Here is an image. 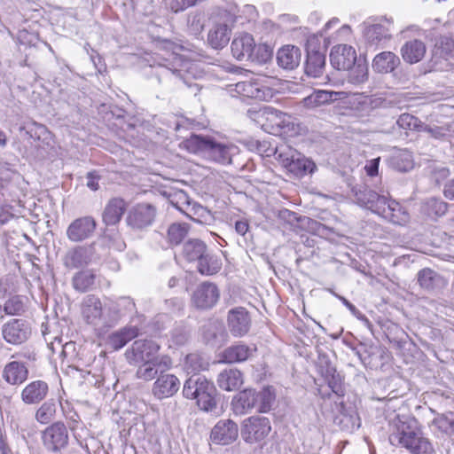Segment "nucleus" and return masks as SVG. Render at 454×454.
Masks as SVG:
<instances>
[{
  "label": "nucleus",
  "mask_w": 454,
  "mask_h": 454,
  "mask_svg": "<svg viewBox=\"0 0 454 454\" xmlns=\"http://www.w3.org/2000/svg\"><path fill=\"white\" fill-rule=\"evenodd\" d=\"M331 293L336 296L339 300H340L342 301V303L349 309V311L353 314V315H356L357 313V309L356 308L355 305H353L351 302H349L345 297L343 296H340L337 294H335L333 291H331Z\"/></svg>",
  "instance_id": "nucleus-63"
},
{
  "label": "nucleus",
  "mask_w": 454,
  "mask_h": 454,
  "mask_svg": "<svg viewBox=\"0 0 454 454\" xmlns=\"http://www.w3.org/2000/svg\"><path fill=\"white\" fill-rule=\"evenodd\" d=\"M190 336L189 329L183 325H176L171 332V341L177 346L184 345Z\"/></svg>",
  "instance_id": "nucleus-54"
},
{
  "label": "nucleus",
  "mask_w": 454,
  "mask_h": 454,
  "mask_svg": "<svg viewBox=\"0 0 454 454\" xmlns=\"http://www.w3.org/2000/svg\"><path fill=\"white\" fill-rule=\"evenodd\" d=\"M220 294L217 286L211 282H203L197 286L192 296V303L197 309H208L215 306Z\"/></svg>",
  "instance_id": "nucleus-14"
},
{
  "label": "nucleus",
  "mask_w": 454,
  "mask_h": 454,
  "mask_svg": "<svg viewBox=\"0 0 454 454\" xmlns=\"http://www.w3.org/2000/svg\"><path fill=\"white\" fill-rule=\"evenodd\" d=\"M301 56V51L298 47L287 45L278 50L277 61L282 68L293 70L299 66Z\"/></svg>",
  "instance_id": "nucleus-30"
},
{
  "label": "nucleus",
  "mask_w": 454,
  "mask_h": 454,
  "mask_svg": "<svg viewBox=\"0 0 454 454\" xmlns=\"http://www.w3.org/2000/svg\"><path fill=\"white\" fill-rule=\"evenodd\" d=\"M249 229V224L247 221L239 220L235 223V231L238 234L244 236Z\"/></svg>",
  "instance_id": "nucleus-61"
},
{
  "label": "nucleus",
  "mask_w": 454,
  "mask_h": 454,
  "mask_svg": "<svg viewBox=\"0 0 454 454\" xmlns=\"http://www.w3.org/2000/svg\"><path fill=\"white\" fill-rule=\"evenodd\" d=\"M231 29L226 24L217 23L209 31L207 41L214 49L223 48L230 41Z\"/></svg>",
  "instance_id": "nucleus-35"
},
{
  "label": "nucleus",
  "mask_w": 454,
  "mask_h": 454,
  "mask_svg": "<svg viewBox=\"0 0 454 454\" xmlns=\"http://www.w3.org/2000/svg\"><path fill=\"white\" fill-rule=\"evenodd\" d=\"M231 53L239 61L265 62L271 57V51L264 45L256 46L253 36L247 33L240 34L233 39Z\"/></svg>",
  "instance_id": "nucleus-4"
},
{
  "label": "nucleus",
  "mask_w": 454,
  "mask_h": 454,
  "mask_svg": "<svg viewBox=\"0 0 454 454\" xmlns=\"http://www.w3.org/2000/svg\"><path fill=\"white\" fill-rule=\"evenodd\" d=\"M180 388V381L176 376L160 373L153 387V394L158 399L173 396Z\"/></svg>",
  "instance_id": "nucleus-21"
},
{
  "label": "nucleus",
  "mask_w": 454,
  "mask_h": 454,
  "mask_svg": "<svg viewBox=\"0 0 454 454\" xmlns=\"http://www.w3.org/2000/svg\"><path fill=\"white\" fill-rule=\"evenodd\" d=\"M325 65V53L312 48L311 43H309L307 48V59L305 63L306 74L312 77H318L323 74Z\"/></svg>",
  "instance_id": "nucleus-26"
},
{
  "label": "nucleus",
  "mask_w": 454,
  "mask_h": 454,
  "mask_svg": "<svg viewBox=\"0 0 454 454\" xmlns=\"http://www.w3.org/2000/svg\"><path fill=\"white\" fill-rule=\"evenodd\" d=\"M255 351L254 346L251 347L243 342H238L223 350V360L228 364L241 363L253 356Z\"/></svg>",
  "instance_id": "nucleus-24"
},
{
  "label": "nucleus",
  "mask_w": 454,
  "mask_h": 454,
  "mask_svg": "<svg viewBox=\"0 0 454 454\" xmlns=\"http://www.w3.org/2000/svg\"><path fill=\"white\" fill-rule=\"evenodd\" d=\"M139 334V328L135 325H128L112 333L107 338V345L114 350H119L129 341Z\"/></svg>",
  "instance_id": "nucleus-28"
},
{
  "label": "nucleus",
  "mask_w": 454,
  "mask_h": 454,
  "mask_svg": "<svg viewBox=\"0 0 454 454\" xmlns=\"http://www.w3.org/2000/svg\"><path fill=\"white\" fill-rule=\"evenodd\" d=\"M338 92L317 90L302 99V104L307 108H317L329 104L337 99Z\"/></svg>",
  "instance_id": "nucleus-34"
},
{
  "label": "nucleus",
  "mask_w": 454,
  "mask_h": 454,
  "mask_svg": "<svg viewBox=\"0 0 454 454\" xmlns=\"http://www.w3.org/2000/svg\"><path fill=\"white\" fill-rule=\"evenodd\" d=\"M187 62H184L181 58L175 56L174 63L171 64V67H167V69L171 73L173 76L176 79L183 81L184 83H187L184 71L187 69Z\"/></svg>",
  "instance_id": "nucleus-55"
},
{
  "label": "nucleus",
  "mask_w": 454,
  "mask_h": 454,
  "mask_svg": "<svg viewBox=\"0 0 454 454\" xmlns=\"http://www.w3.org/2000/svg\"><path fill=\"white\" fill-rule=\"evenodd\" d=\"M184 145L190 153L223 165L231 164L232 158L239 153V147L233 144L221 143L214 137L200 135H192L184 141Z\"/></svg>",
  "instance_id": "nucleus-2"
},
{
  "label": "nucleus",
  "mask_w": 454,
  "mask_h": 454,
  "mask_svg": "<svg viewBox=\"0 0 454 454\" xmlns=\"http://www.w3.org/2000/svg\"><path fill=\"white\" fill-rule=\"evenodd\" d=\"M440 48L445 55L454 57V37L442 36L440 39Z\"/></svg>",
  "instance_id": "nucleus-58"
},
{
  "label": "nucleus",
  "mask_w": 454,
  "mask_h": 454,
  "mask_svg": "<svg viewBox=\"0 0 454 454\" xmlns=\"http://www.w3.org/2000/svg\"><path fill=\"white\" fill-rule=\"evenodd\" d=\"M239 435L238 425L231 419L219 420L213 427L210 439L216 444H230Z\"/></svg>",
  "instance_id": "nucleus-17"
},
{
  "label": "nucleus",
  "mask_w": 454,
  "mask_h": 454,
  "mask_svg": "<svg viewBox=\"0 0 454 454\" xmlns=\"http://www.w3.org/2000/svg\"><path fill=\"white\" fill-rule=\"evenodd\" d=\"M42 440L48 450L59 452L68 444L67 428L63 422H55L43 431Z\"/></svg>",
  "instance_id": "nucleus-9"
},
{
  "label": "nucleus",
  "mask_w": 454,
  "mask_h": 454,
  "mask_svg": "<svg viewBox=\"0 0 454 454\" xmlns=\"http://www.w3.org/2000/svg\"><path fill=\"white\" fill-rule=\"evenodd\" d=\"M251 115H254V120L258 124L263 126V120L274 122L278 126L285 125V118L286 114L270 106H264L258 111L251 112Z\"/></svg>",
  "instance_id": "nucleus-38"
},
{
  "label": "nucleus",
  "mask_w": 454,
  "mask_h": 454,
  "mask_svg": "<svg viewBox=\"0 0 454 454\" xmlns=\"http://www.w3.org/2000/svg\"><path fill=\"white\" fill-rule=\"evenodd\" d=\"M160 346L153 340H137L125 352L129 364L137 365L139 363L153 361L158 358Z\"/></svg>",
  "instance_id": "nucleus-8"
},
{
  "label": "nucleus",
  "mask_w": 454,
  "mask_h": 454,
  "mask_svg": "<svg viewBox=\"0 0 454 454\" xmlns=\"http://www.w3.org/2000/svg\"><path fill=\"white\" fill-rule=\"evenodd\" d=\"M87 186L92 191H97L99 188L98 176H95L92 172L87 175Z\"/></svg>",
  "instance_id": "nucleus-60"
},
{
  "label": "nucleus",
  "mask_w": 454,
  "mask_h": 454,
  "mask_svg": "<svg viewBox=\"0 0 454 454\" xmlns=\"http://www.w3.org/2000/svg\"><path fill=\"white\" fill-rule=\"evenodd\" d=\"M82 316L87 324L92 325H103L111 326L112 318L107 320L104 317L103 307L98 297L90 294L83 298L82 302Z\"/></svg>",
  "instance_id": "nucleus-11"
},
{
  "label": "nucleus",
  "mask_w": 454,
  "mask_h": 454,
  "mask_svg": "<svg viewBox=\"0 0 454 454\" xmlns=\"http://www.w3.org/2000/svg\"><path fill=\"white\" fill-rule=\"evenodd\" d=\"M275 158L285 168L298 177L312 174L317 169V165L312 160L292 148H286L284 150L277 148L275 150Z\"/></svg>",
  "instance_id": "nucleus-5"
},
{
  "label": "nucleus",
  "mask_w": 454,
  "mask_h": 454,
  "mask_svg": "<svg viewBox=\"0 0 454 454\" xmlns=\"http://www.w3.org/2000/svg\"><path fill=\"white\" fill-rule=\"evenodd\" d=\"M364 36L370 43L373 44H380L389 39L390 34L385 26L381 24H373L365 28Z\"/></svg>",
  "instance_id": "nucleus-43"
},
{
  "label": "nucleus",
  "mask_w": 454,
  "mask_h": 454,
  "mask_svg": "<svg viewBox=\"0 0 454 454\" xmlns=\"http://www.w3.org/2000/svg\"><path fill=\"white\" fill-rule=\"evenodd\" d=\"M257 392L253 389H245L239 392L233 399L234 410L239 413H246L254 408Z\"/></svg>",
  "instance_id": "nucleus-36"
},
{
  "label": "nucleus",
  "mask_w": 454,
  "mask_h": 454,
  "mask_svg": "<svg viewBox=\"0 0 454 454\" xmlns=\"http://www.w3.org/2000/svg\"><path fill=\"white\" fill-rule=\"evenodd\" d=\"M90 262V249L86 247H75L69 249L63 257L67 268L77 269L86 266Z\"/></svg>",
  "instance_id": "nucleus-27"
},
{
  "label": "nucleus",
  "mask_w": 454,
  "mask_h": 454,
  "mask_svg": "<svg viewBox=\"0 0 454 454\" xmlns=\"http://www.w3.org/2000/svg\"><path fill=\"white\" fill-rule=\"evenodd\" d=\"M426 53V46L420 40H411L404 43L401 54L404 61L414 64L420 61Z\"/></svg>",
  "instance_id": "nucleus-33"
},
{
  "label": "nucleus",
  "mask_w": 454,
  "mask_h": 454,
  "mask_svg": "<svg viewBox=\"0 0 454 454\" xmlns=\"http://www.w3.org/2000/svg\"><path fill=\"white\" fill-rule=\"evenodd\" d=\"M327 374L329 387L338 396H343L345 390L342 384V378L340 373H338L334 368H329L327 370Z\"/></svg>",
  "instance_id": "nucleus-49"
},
{
  "label": "nucleus",
  "mask_w": 454,
  "mask_h": 454,
  "mask_svg": "<svg viewBox=\"0 0 454 454\" xmlns=\"http://www.w3.org/2000/svg\"><path fill=\"white\" fill-rule=\"evenodd\" d=\"M418 282L422 288L427 290H434L444 285L442 276L429 268L419 271Z\"/></svg>",
  "instance_id": "nucleus-40"
},
{
  "label": "nucleus",
  "mask_w": 454,
  "mask_h": 454,
  "mask_svg": "<svg viewBox=\"0 0 454 454\" xmlns=\"http://www.w3.org/2000/svg\"><path fill=\"white\" fill-rule=\"evenodd\" d=\"M443 193L447 199L454 200V178L445 184Z\"/></svg>",
  "instance_id": "nucleus-62"
},
{
  "label": "nucleus",
  "mask_w": 454,
  "mask_h": 454,
  "mask_svg": "<svg viewBox=\"0 0 454 454\" xmlns=\"http://www.w3.org/2000/svg\"><path fill=\"white\" fill-rule=\"evenodd\" d=\"M56 404L53 401L44 402L35 411V418L40 424H48L55 417Z\"/></svg>",
  "instance_id": "nucleus-45"
},
{
  "label": "nucleus",
  "mask_w": 454,
  "mask_h": 454,
  "mask_svg": "<svg viewBox=\"0 0 454 454\" xmlns=\"http://www.w3.org/2000/svg\"><path fill=\"white\" fill-rule=\"evenodd\" d=\"M156 216V207L148 203L134 206L126 218L127 224L134 230H144L151 226Z\"/></svg>",
  "instance_id": "nucleus-10"
},
{
  "label": "nucleus",
  "mask_w": 454,
  "mask_h": 454,
  "mask_svg": "<svg viewBox=\"0 0 454 454\" xmlns=\"http://www.w3.org/2000/svg\"><path fill=\"white\" fill-rule=\"evenodd\" d=\"M49 394V385L42 380L27 384L20 393L21 401L27 405H35L43 402Z\"/></svg>",
  "instance_id": "nucleus-19"
},
{
  "label": "nucleus",
  "mask_w": 454,
  "mask_h": 454,
  "mask_svg": "<svg viewBox=\"0 0 454 454\" xmlns=\"http://www.w3.org/2000/svg\"><path fill=\"white\" fill-rule=\"evenodd\" d=\"M122 309L128 312H132L135 310L134 301L129 297H121L116 301L114 305L112 306V308L109 309L114 314L112 318L113 324H115L122 316L121 311Z\"/></svg>",
  "instance_id": "nucleus-47"
},
{
  "label": "nucleus",
  "mask_w": 454,
  "mask_h": 454,
  "mask_svg": "<svg viewBox=\"0 0 454 454\" xmlns=\"http://www.w3.org/2000/svg\"><path fill=\"white\" fill-rule=\"evenodd\" d=\"M228 327L235 337L246 335L251 327V317L248 311L243 307H237L228 312Z\"/></svg>",
  "instance_id": "nucleus-15"
},
{
  "label": "nucleus",
  "mask_w": 454,
  "mask_h": 454,
  "mask_svg": "<svg viewBox=\"0 0 454 454\" xmlns=\"http://www.w3.org/2000/svg\"><path fill=\"white\" fill-rule=\"evenodd\" d=\"M183 395L187 399L196 400L201 411L216 413V388L205 376L194 374L186 380Z\"/></svg>",
  "instance_id": "nucleus-3"
},
{
  "label": "nucleus",
  "mask_w": 454,
  "mask_h": 454,
  "mask_svg": "<svg viewBox=\"0 0 454 454\" xmlns=\"http://www.w3.org/2000/svg\"><path fill=\"white\" fill-rule=\"evenodd\" d=\"M447 208V203L436 198H429L422 205V212L429 217L442 216Z\"/></svg>",
  "instance_id": "nucleus-44"
},
{
  "label": "nucleus",
  "mask_w": 454,
  "mask_h": 454,
  "mask_svg": "<svg viewBox=\"0 0 454 454\" xmlns=\"http://www.w3.org/2000/svg\"><path fill=\"white\" fill-rule=\"evenodd\" d=\"M392 163L397 170L402 172H406L412 168L411 155L407 153L394 156Z\"/></svg>",
  "instance_id": "nucleus-56"
},
{
  "label": "nucleus",
  "mask_w": 454,
  "mask_h": 454,
  "mask_svg": "<svg viewBox=\"0 0 454 454\" xmlns=\"http://www.w3.org/2000/svg\"><path fill=\"white\" fill-rule=\"evenodd\" d=\"M432 425L442 434H454V419L449 418L445 414H438L433 419Z\"/></svg>",
  "instance_id": "nucleus-48"
},
{
  "label": "nucleus",
  "mask_w": 454,
  "mask_h": 454,
  "mask_svg": "<svg viewBox=\"0 0 454 454\" xmlns=\"http://www.w3.org/2000/svg\"><path fill=\"white\" fill-rule=\"evenodd\" d=\"M125 211L126 202L124 200L121 198L111 199L104 209L103 222L106 225H115L121 221Z\"/></svg>",
  "instance_id": "nucleus-29"
},
{
  "label": "nucleus",
  "mask_w": 454,
  "mask_h": 454,
  "mask_svg": "<svg viewBox=\"0 0 454 454\" xmlns=\"http://www.w3.org/2000/svg\"><path fill=\"white\" fill-rule=\"evenodd\" d=\"M256 398H261L259 412H267L270 410L275 401V395L270 387H264L262 390L257 392Z\"/></svg>",
  "instance_id": "nucleus-53"
},
{
  "label": "nucleus",
  "mask_w": 454,
  "mask_h": 454,
  "mask_svg": "<svg viewBox=\"0 0 454 454\" xmlns=\"http://www.w3.org/2000/svg\"><path fill=\"white\" fill-rule=\"evenodd\" d=\"M378 215L394 224L403 225L409 221L406 210L395 200L387 199Z\"/></svg>",
  "instance_id": "nucleus-23"
},
{
  "label": "nucleus",
  "mask_w": 454,
  "mask_h": 454,
  "mask_svg": "<svg viewBox=\"0 0 454 454\" xmlns=\"http://www.w3.org/2000/svg\"><path fill=\"white\" fill-rule=\"evenodd\" d=\"M189 227L185 223H172L168 230V241L173 245H178L185 238Z\"/></svg>",
  "instance_id": "nucleus-46"
},
{
  "label": "nucleus",
  "mask_w": 454,
  "mask_h": 454,
  "mask_svg": "<svg viewBox=\"0 0 454 454\" xmlns=\"http://www.w3.org/2000/svg\"><path fill=\"white\" fill-rule=\"evenodd\" d=\"M31 327L27 321L15 318L5 323L2 327L4 340L12 345H20L28 340L31 335Z\"/></svg>",
  "instance_id": "nucleus-12"
},
{
  "label": "nucleus",
  "mask_w": 454,
  "mask_h": 454,
  "mask_svg": "<svg viewBox=\"0 0 454 454\" xmlns=\"http://www.w3.org/2000/svg\"><path fill=\"white\" fill-rule=\"evenodd\" d=\"M333 422L340 430L348 433H353L360 427V418L356 411L352 407L347 409L341 406Z\"/></svg>",
  "instance_id": "nucleus-25"
},
{
  "label": "nucleus",
  "mask_w": 454,
  "mask_h": 454,
  "mask_svg": "<svg viewBox=\"0 0 454 454\" xmlns=\"http://www.w3.org/2000/svg\"><path fill=\"white\" fill-rule=\"evenodd\" d=\"M136 372V377L145 381L153 380L158 372L163 373L168 371L172 365V358L168 355H161L156 360L139 363Z\"/></svg>",
  "instance_id": "nucleus-13"
},
{
  "label": "nucleus",
  "mask_w": 454,
  "mask_h": 454,
  "mask_svg": "<svg viewBox=\"0 0 454 454\" xmlns=\"http://www.w3.org/2000/svg\"><path fill=\"white\" fill-rule=\"evenodd\" d=\"M397 125L403 129L415 130L422 126L421 121L412 114H403L396 121Z\"/></svg>",
  "instance_id": "nucleus-52"
},
{
  "label": "nucleus",
  "mask_w": 454,
  "mask_h": 454,
  "mask_svg": "<svg viewBox=\"0 0 454 454\" xmlns=\"http://www.w3.org/2000/svg\"><path fill=\"white\" fill-rule=\"evenodd\" d=\"M184 367L188 372H196L204 367L203 359L198 354H189L185 357Z\"/></svg>",
  "instance_id": "nucleus-57"
},
{
  "label": "nucleus",
  "mask_w": 454,
  "mask_h": 454,
  "mask_svg": "<svg viewBox=\"0 0 454 454\" xmlns=\"http://www.w3.org/2000/svg\"><path fill=\"white\" fill-rule=\"evenodd\" d=\"M96 226L97 223L93 217H80L70 223L67 230V236L73 242H80L90 238Z\"/></svg>",
  "instance_id": "nucleus-18"
},
{
  "label": "nucleus",
  "mask_w": 454,
  "mask_h": 454,
  "mask_svg": "<svg viewBox=\"0 0 454 454\" xmlns=\"http://www.w3.org/2000/svg\"><path fill=\"white\" fill-rule=\"evenodd\" d=\"M400 64L399 58L391 51H383L377 54L372 61V68L381 74L394 71Z\"/></svg>",
  "instance_id": "nucleus-32"
},
{
  "label": "nucleus",
  "mask_w": 454,
  "mask_h": 454,
  "mask_svg": "<svg viewBox=\"0 0 454 454\" xmlns=\"http://www.w3.org/2000/svg\"><path fill=\"white\" fill-rule=\"evenodd\" d=\"M266 82V77L239 82L235 84L234 91L243 98L269 101L274 97L275 91Z\"/></svg>",
  "instance_id": "nucleus-7"
},
{
  "label": "nucleus",
  "mask_w": 454,
  "mask_h": 454,
  "mask_svg": "<svg viewBox=\"0 0 454 454\" xmlns=\"http://www.w3.org/2000/svg\"><path fill=\"white\" fill-rule=\"evenodd\" d=\"M28 375L27 364L19 360L7 363L2 371V378L12 386H20L27 380Z\"/></svg>",
  "instance_id": "nucleus-20"
},
{
  "label": "nucleus",
  "mask_w": 454,
  "mask_h": 454,
  "mask_svg": "<svg viewBox=\"0 0 454 454\" xmlns=\"http://www.w3.org/2000/svg\"><path fill=\"white\" fill-rule=\"evenodd\" d=\"M356 202L375 214H379L381 207L385 205L387 197L380 195L376 192L366 187L360 188L355 192Z\"/></svg>",
  "instance_id": "nucleus-22"
},
{
  "label": "nucleus",
  "mask_w": 454,
  "mask_h": 454,
  "mask_svg": "<svg viewBox=\"0 0 454 454\" xmlns=\"http://www.w3.org/2000/svg\"><path fill=\"white\" fill-rule=\"evenodd\" d=\"M389 442L393 446L406 449L411 454H434L430 440L425 437L418 426V420L406 415H396L389 422Z\"/></svg>",
  "instance_id": "nucleus-1"
},
{
  "label": "nucleus",
  "mask_w": 454,
  "mask_h": 454,
  "mask_svg": "<svg viewBox=\"0 0 454 454\" xmlns=\"http://www.w3.org/2000/svg\"><path fill=\"white\" fill-rule=\"evenodd\" d=\"M270 432L271 424L267 417L251 416L242 422L241 437L247 443H262Z\"/></svg>",
  "instance_id": "nucleus-6"
},
{
  "label": "nucleus",
  "mask_w": 454,
  "mask_h": 454,
  "mask_svg": "<svg viewBox=\"0 0 454 454\" xmlns=\"http://www.w3.org/2000/svg\"><path fill=\"white\" fill-rule=\"evenodd\" d=\"M217 383L223 390H238L243 384V375L238 369L224 370L219 373Z\"/></svg>",
  "instance_id": "nucleus-31"
},
{
  "label": "nucleus",
  "mask_w": 454,
  "mask_h": 454,
  "mask_svg": "<svg viewBox=\"0 0 454 454\" xmlns=\"http://www.w3.org/2000/svg\"><path fill=\"white\" fill-rule=\"evenodd\" d=\"M96 278V273L92 270H81L72 278L73 287L80 293H85L94 286Z\"/></svg>",
  "instance_id": "nucleus-41"
},
{
  "label": "nucleus",
  "mask_w": 454,
  "mask_h": 454,
  "mask_svg": "<svg viewBox=\"0 0 454 454\" xmlns=\"http://www.w3.org/2000/svg\"><path fill=\"white\" fill-rule=\"evenodd\" d=\"M356 50L348 44H338L333 47L330 53L332 66L338 70L350 69L356 62Z\"/></svg>",
  "instance_id": "nucleus-16"
},
{
  "label": "nucleus",
  "mask_w": 454,
  "mask_h": 454,
  "mask_svg": "<svg viewBox=\"0 0 454 454\" xmlns=\"http://www.w3.org/2000/svg\"><path fill=\"white\" fill-rule=\"evenodd\" d=\"M348 73L347 82L352 85H360L368 80V67L364 62L357 61Z\"/></svg>",
  "instance_id": "nucleus-42"
},
{
  "label": "nucleus",
  "mask_w": 454,
  "mask_h": 454,
  "mask_svg": "<svg viewBox=\"0 0 454 454\" xmlns=\"http://www.w3.org/2000/svg\"><path fill=\"white\" fill-rule=\"evenodd\" d=\"M207 249V245L202 240L189 239L183 246L182 254L189 262H199Z\"/></svg>",
  "instance_id": "nucleus-39"
},
{
  "label": "nucleus",
  "mask_w": 454,
  "mask_h": 454,
  "mask_svg": "<svg viewBox=\"0 0 454 454\" xmlns=\"http://www.w3.org/2000/svg\"><path fill=\"white\" fill-rule=\"evenodd\" d=\"M4 310L7 315H20L25 311L24 302L20 296H13L8 299L4 306Z\"/></svg>",
  "instance_id": "nucleus-50"
},
{
  "label": "nucleus",
  "mask_w": 454,
  "mask_h": 454,
  "mask_svg": "<svg viewBox=\"0 0 454 454\" xmlns=\"http://www.w3.org/2000/svg\"><path fill=\"white\" fill-rule=\"evenodd\" d=\"M380 160V158L378 157V158L369 160L366 163L364 169L368 176H375L378 175Z\"/></svg>",
  "instance_id": "nucleus-59"
},
{
  "label": "nucleus",
  "mask_w": 454,
  "mask_h": 454,
  "mask_svg": "<svg viewBox=\"0 0 454 454\" xmlns=\"http://www.w3.org/2000/svg\"><path fill=\"white\" fill-rule=\"evenodd\" d=\"M222 260L215 254L206 250L201 259L198 262V271L201 275L210 276L217 273L222 268Z\"/></svg>",
  "instance_id": "nucleus-37"
},
{
  "label": "nucleus",
  "mask_w": 454,
  "mask_h": 454,
  "mask_svg": "<svg viewBox=\"0 0 454 454\" xmlns=\"http://www.w3.org/2000/svg\"><path fill=\"white\" fill-rule=\"evenodd\" d=\"M279 216L280 218L287 220L288 222H292L297 219L295 214L288 209L281 210L279 212Z\"/></svg>",
  "instance_id": "nucleus-64"
},
{
  "label": "nucleus",
  "mask_w": 454,
  "mask_h": 454,
  "mask_svg": "<svg viewBox=\"0 0 454 454\" xmlns=\"http://www.w3.org/2000/svg\"><path fill=\"white\" fill-rule=\"evenodd\" d=\"M204 15L200 12H192L187 17V26L193 35H199L204 28Z\"/></svg>",
  "instance_id": "nucleus-51"
}]
</instances>
